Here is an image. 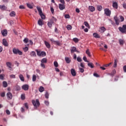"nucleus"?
I'll list each match as a JSON object with an SVG mask.
<instances>
[{
    "label": "nucleus",
    "instance_id": "f257e3e1",
    "mask_svg": "<svg viewBox=\"0 0 126 126\" xmlns=\"http://www.w3.org/2000/svg\"><path fill=\"white\" fill-rule=\"evenodd\" d=\"M32 105L36 109H37V108L40 106V101H39V99H36V100L32 99Z\"/></svg>",
    "mask_w": 126,
    "mask_h": 126
},
{
    "label": "nucleus",
    "instance_id": "f03ea898",
    "mask_svg": "<svg viewBox=\"0 0 126 126\" xmlns=\"http://www.w3.org/2000/svg\"><path fill=\"white\" fill-rule=\"evenodd\" d=\"M36 8L39 12V14L42 19H45L46 18V16H45V15L43 14V11H42V9H41V7L39 6H37Z\"/></svg>",
    "mask_w": 126,
    "mask_h": 126
},
{
    "label": "nucleus",
    "instance_id": "7ed1b4c3",
    "mask_svg": "<svg viewBox=\"0 0 126 126\" xmlns=\"http://www.w3.org/2000/svg\"><path fill=\"white\" fill-rule=\"evenodd\" d=\"M118 29L121 33L126 34V25H123L122 27H119Z\"/></svg>",
    "mask_w": 126,
    "mask_h": 126
},
{
    "label": "nucleus",
    "instance_id": "20e7f679",
    "mask_svg": "<svg viewBox=\"0 0 126 126\" xmlns=\"http://www.w3.org/2000/svg\"><path fill=\"white\" fill-rule=\"evenodd\" d=\"M13 53L15 55H17L18 54V55H19L20 56H22V55H23V53H22V52H21V51L15 48H14L13 49Z\"/></svg>",
    "mask_w": 126,
    "mask_h": 126
},
{
    "label": "nucleus",
    "instance_id": "39448f33",
    "mask_svg": "<svg viewBox=\"0 0 126 126\" xmlns=\"http://www.w3.org/2000/svg\"><path fill=\"white\" fill-rule=\"evenodd\" d=\"M104 13L107 16H110L111 10L109 8L104 9Z\"/></svg>",
    "mask_w": 126,
    "mask_h": 126
},
{
    "label": "nucleus",
    "instance_id": "423d86ee",
    "mask_svg": "<svg viewBox=\"0 0 126 126\" xmlns=\"http://www.w3.org/2000/svg\"><path fill=\"white\" fill-rule=\"evenodd\" d=\"M22 89L25 91H27L29 89V85L27 84L24 85L22 86Z\"/></svg>",
    "mask_w": 126,
    "mask_h": 126
},
{
    "label": "nucleus",
    "instance_id": "0eeeda50",
    "mask_svg": "<svg viewBox=\"0 0 126 126\" xmlns=\"http://www.w3.org/2000/svg\"><path fill=\"white\" fill-rule=\"evenodd\" d=\"M6 96L8 100H11L13 97L12 94L10 92H8L6 94Z\"/></svg>",
    "mask_w": 126,
    "mask_h": 126
},
{
    "label": "nucleus",
    "instance_id": "6e6552de",
    "mask_svg": "<svg viewBox=\"0 0 126 126\" xmlns=\"http://www.w3.org/2000/svg\"><path fill=\"white\" fill-rule=\"evenodd\" d=\"M114 19L115 21V23L116 25H120V19L117 17V16H115L114 17Z\"/></svg>",
    "mask_w": 126,
    "mask_h": 126
},
{
    "label": "nucleus",
    "instance_id": "1a4fd4ad",
    "mask_svg": "<svg viewBox=\"0 0 126 126\" xmlns=\"http://www.w3.org/2000/svg\"><path fill=\"white\" fill-rule=\"evenodd\" d=\"M1 33L4 37L7 36V30H3L1 31Z\"/></svg>",
    "mask_w": 126,
    "mask_h": 126
},
{
    "label": "nucleus",
    "instance_id": "9d476101",
    "mask_svg": "<svg viewBox=\"0 0 126 126\" xmlns=\"http://www.w3.org/2000/svg\"><path fill=\"white\" fill-rule=\"evenodd\" d=\"M71 74H72V76H76V71L74 68L71 69Z\"/></svg>",
    "mask_w": 126,
    "mask_h": 126
},
{
    "label": "nucleus",
    "instance_id": "9b49d317",
    "mask_svg": "<svg viewBox=\"0 0 126 126\" xmlns=\"http://www.w3.org/2000/svg\"><path fill=\"white\" fill-rule=\"evenodd\" d=\"M59 7L60 10H63L65 8V6L64 4H59Z\"/></svg>",
    "mask_w": 126,
    "mask_h": 126
},
{
    "label": "nucleus",
    "instance_id": "f8f14e48",
    "mask_svg": "<svg viewBox=\"0 0 126 126\" xmlns=\"http://www.w3.org/2000/svg\"><path fill=\"white\" fill-rule=\"evenodd\" d=\"M2 44L3 45V46H5V47H7L8 46V43H7L6 39H2Z\"/></svg>",
    "mask_w": 126,
    "mask_h": 126
},
{
    "label": "nucleus",
    "instance_id": "ddd939ff",
    "mask_svg": "<svg viewBox=\"0 0 126 126\" xmlns=\"http://www.w3.org/2000/svg\"><path fill=\"white\" fill-rule=\"evenodd\" d=\"M44 44L47 49H50V48H51V44H50L48 41H44Z\"/></svg>",
    "mask_w": 126,
    "mask_h": 126
},
{
    "label": "nucleus",
    "instance_id": "4468645a",
    "mask_svg": "<svg viewBox=\"0 0 126 126\" xmlns=\"http://www.w3.org/2000/svg\"><path fill=\"white\" fill-rule=\"evenodd\" d=\"M16 15V13L14 11H12L10 13H9V16H11V17H15V16Z\"/></svg>",
    "mask_w": 126,
    "mask_h": 126
},
{
    "label": "nucleus",
    "instance_id": "2eb2a0df",
    "mask_svg": "<svg viewBox=\"0 0 126 126\" xmlns=\"http://www.w3.org/2000/svg\"><path fill=\"white\" fill-rule=\"evenodd\" d=\"M112 6L113 8H115V9H118V2H113Z\"/></svg>",
    "mask_w": 126,
    "mask_h": 126
},
{
    "label": "nucleus",
    "instance_id": "dca6fc26",
    "mask_svg": "<svg viewBox=\"0 0 126 126\" xmlns=\"http://www.w3.org/2000/svg\"><path fill=\"white\" fill-rule=\"evenodd\" d=\"M37 23L38 25H39L40 26H42L44 25V23L43 22V20L42 19L38 20Z\"/></svg>",
    "mask_w": 126,
    "mask_h": 126
},
{
    "label": "nucleus",
    "instance_id": "f3484780",
    "mask_svg": "<svg viewBox=\"0 0 126 126\" xmlns=\"http://www.w3.org/2000/svg\"><path fill=\"white\" fill-rule=\"evenodd\" d=\"M89 9L90 11L93 12V11H95V7L93 6H89Z\"/></svg>",
    "mask_w": 126,
    "mask_h": 126
},
{
    "label": "nucleus",
    "instance_id": "a211bd4d",
    "mask_svg": "<svg viewBox=\"0 0 126 126\" xmlns=\"http://www.w3.org/2000/svg\"><path fill=\"white\" fill-rule=\"evenodd\" d=\"M7 7L4 5H0V9L1 10H6Z\"/></svg>",
    "mask_w": 126,
    "mask_h": 126
},
{
    "label": "nucleus",
    "instance_id": "6ab92c4d",
    "mask_svg": "<svg viewBox=\"0 0 126 126\" xmlns=\"http://www.w3.org/2000/svg\"><path fill=\"white\" fill-rule=\"evenodd\" d=\"M74 52H77V50H76V47H72L71 49V54H73V53H74Z\"/></svg>",
    "mask_w": 126,
    "mask_h": 126
},
{
    "label": "nucleus",
    "instance_id": "aec40b11",
    "mask_svg": "<svg viewBox=\"0 0 126 126\" xmlns=\"http://www.w3.org/2000/svg\"><path fill=\"white\" fill-rule=\"evenodd\" d=\"M100 33H104L106 31V28L104 27H102L101 28H100Z\"/></svg>",
    "mask_w": 126,
    "mask_h": 126
},
{
    "label": "nucleus",
    "instance_id": "412c9836",
    "mask_svg": "<svg viewBox=\"0 0 126 126\" xmlns=\"http://www.w3.org/2000/svg\"><path fill=\"white\" fill-rule=\"evenodd\" d=\"M65 61L67 63H69L71 61L68 57H65Z\"/></svg>",
    "mask_w": 126,
    "mask_h": 126
},
{
    "label": "nucleus",
    "instance_id": "4be33fe9",
    "mask_svg": "<svg viewBox=\"0 0 126 126\" xmlns=\"http://www.w3.org/2000/svg\"><path fill=\"white\" fill-rule=\"evenodd\" d=\"M88 65L89 67H91V68H94V64L92 63H88Z\"/></svg>",
    "mask_w": 126,
    "mask_h": 126
},
{
    "label": "nucleus",
    "instance_id": "5701e85b",
    "mask_svg": "<svg viewBox=\"0 0 126 126\" xmlns=\"http://www.w3.org/2000/svg\"><path fill=\"white\" fill-rule=\"evenodd\" d=\"M31 57H36V52L35 51H32L30 53Z\"/></svg>",
    "mask_w": 126,
    "mask_h": 126
},
{
    "label": "nucleus",
    "instance_id": "b1692460",
    "mask_svg": "<svg viewBox=\"0 0 126 126\" xmlns=\"http://www.w3.org/2000/svg\"><path fill=\"white\" fill-rule=\"evenodd\" d=\"M19 77L21 81H24V77H23V75L22 74H20L19 75Z\"/></svg>",
    "mask_w": 126,
    "mask_h": 126
},
{
    "label": "nucleus",
    "instance_id": "393cba45",
    "mask_svg": "<svg viewBox=\"0 0 126 126\" xmlns=\"http://www.w3.org/2000/svg\"><path fill=\"white\" fill-rule=\"evenodd\" d=\"M86 54H87L88 56V57H91V53H90V51H89V49H87L86 51Z\"/></svg>",
    "mask_w": 126,
    "mask_h": 126
},
{
    "label": "nucleus",
    "instance_id": "a878e982",
    "mask_svg": "<svg viewBox=\"0 0 126 126\" xmlns=\"http://www.w3.org/2000/svg\"><path fill=\"white\" fill-rule=\"evenodd\" d=\"M2 84L3 87H4V88H6V87H7V82H6V81H3Z\"/></svg>",
    "mask_w": 126,
    "mask_h": 126
},
{
    "label": "nucleus",
    "instance_id": "bb28decb",
    "mask_svg": "<svg viewBox=\"0 0 126 126\" xmlns=\"http://www.w3.org/2000/svg\"><path fill=\"white\" fill-rule=\"evenodd\" d=\"M93 36L94 37V38H100L99 34L96 32L93 33Z\"/></svg>",
    "mask_w": 126,
    "mask_h": 126
},
{
    "label": "nucleus",
    "instance_id": "cd10ccee",
    "mask_svg": "<svg viewBox=\"0 0 126 126\" xmlns=\"http://www.w3.org/2000/svg\"><path fill=\"white\" fill-rule=\"evenodd\" d=\"M6 64L7 66L9 68H11V63H10V62H7L6 63Z\"/></svg>",
    "mask_w": 126,
    "mask_h": 126
},
{
    "label": "nucleus",
    "instance_id": "c85d7f7f",
    "mask_svg": "<svg viewBox=\"0 0 126 126\" xmlns=\"http://www.w3.org/2000/svg\"><path fill=\"white\" fill-rule=\"evenodd\" d=\"M38 90H39V92L42 93V92H43V91L45 90V89L44 88V87L41 86L39 88Z\"/></svg>",
    "mask_w": 126,
    "mask_h": 126
},
{
    "label": "nucleus",
    "instance_id": "c756f323",
    "mask_svg": "<svg viewBox=\"0 0 126 126\" xmlns=\"http://www.w3.org/2000/svg\"><path fill=\"white\" fill-rule=\"evenodd\" d=\"M39 57H46V52L42 51Z\"/></svg>",
    "mask_w": 126,
    "mask_h": 126
},
{
    "label": "nucleus",
    "instance_id": "7c9ffc66",
    "mask_svg": "<svg viewBox=\"0 0 126 126\" xmlns=\"http://www.w3.org/2000/svg\"><path fill=\"white\" fill-rule=\"evenodd\" d=\"M73 41L75 43H78V42H79V39H78V38L75 37V38H73Z\"/></svg>",
    "mask_w": 126,
    "mask_h": 126
},
{
    "label": "nucleus",
    "instance_id": "2f4dec72",
    "mask_svg": "<svg viewBox=\"0 0 126 126\" xmlns=\"http://www.w3.org/2000/svg\"><path fill=\"white\" fill-rule=\"evenodd\" d=\"M41 62L42 63H47V59L43 58L42 60H41Z\"/></svg>",
    "mask_w": 126,
    "mask_h": 126
},
{
    "label": "nucleus",
    "instance_id": "473e14b6",
    "mask_svg": "<svg viewBox=\"0 0 126 126\" xmlns=\"http://www.w3.org/2000/svg\"><path fill=\"white\" fill-rule=\"evenodd\" d=\"M116 70H113L111 74H109V75H111L112 76H114L115 74H116Z\"/></svg>",
    "mask_w": 126,
    "mask_h": 126
},
{
    "label": "nucleus",
    "instance_id": "72a5a7b5",
    "mask_svg": "<svg viewBox=\"0 0 126 126\" xmlns=\"http://www.w3.org/2000/svg\"><path fill=\"white\" fill-rule=\"evenodd\" d=\"M16 90L17 91H20V90H21V88H20V86L17 85L16 86Z\"/></svg>",
    "mask_w": 126,
    "mask_h": 126
},
{
    "label": "nucleus",
    "instance_id": "f704fd0d",
    "mask_svg": "<svg viewBox=\"0 0 126 126\" xmlns=\"http://www.w3.org/2000/svg\"><path fill=\"white\" fill-rule=\"evenodd\" d=\"M27 5L28 7H29V8H30L31 9H32V8H33V6L30 3H27Z\"/></svg>",
    "mask_w": 126,
    "mask_h": 126
},
{
    "label": "nucleus",
    "instance_id": "c9c22d12",
    "mask_svg": "<svg viewBox=\"0 0 126 126\" xmlns=\"http://www.w3.org/2000/svg\"><path fill=\"white\" fill-rule=\"evenodd\" d=\"M97 10H98V11H101V10H102V6L101 5H97Z\"/></svg>",
    "mask_w": 126,
    "mask_h": 126
},
{
    "label": "nucleus",
    "instance_id": "e433bc0d",
    "mask_svg": "<svg viewBox=\"0 0 126 126\" xmlns=\"http://www.w3.org/2000/svg\"><path fill=\"white\" fill-rule=\"evenodd\" d=\"M23 42L25 43V44H27V43L28 42H29V39L27 38H25L24 40H23Z\"/></svg>",
    "mask_w": 126,
    "mask_h": 126
},
{
    "label": "nucleus",
    "instance_id": "4c0bfd02",
    "mask_svg": "<svg viewBox=\"0 0 126 126\" xmlns=\"http://www.w3.org/2000/svg\"><path fill=\"white\" fill-rule=\"evenodd\" d=\"M0 79H1V80L4 79V74H0Z\"/></svg>",
    "mask_w": 126,
    "mask_h": 126
},
{
    "label": "nucleus",
    "instance_id": "58836bf2",
    "mask_svg": "<svg viewBox=\"0 0 126 126\" xmlns=\"http://www.w3.org/2000/svg\"><path fill=\"white\" fill-rule=\"evenodd\" d=\"M84 24L86 27L89 28V24L87 22H84Z\"/></svg>",
    "mask_w": 126,
    "mask_h": 126
},
{
    "label": "nucleus",
    "instance_id": "ea45409f",
    "mask_svg": "<svg viewBox=\"0 0 126 126\" xmlns=\"http://www.w3.org/2000/svg\"><path fill=\"white\" fill-rule=\"evenodd\" d=\"M35 51H36V53H37V56H38V57H40V55H41V52L40 51H38V50H37V49H36Z\"/></svg>",
    "mask_w": 126,
    "mask_h": 126
},
{
    "label": "nucleus",
    "instance_id": "a19ab883",
    "mask_svg": "<svg viewBox=\"0 0 126 126\" xmlns=\"http://www.w3.org/2000/svg\"><path fill=\"white\" fill-rule=\"evenodd\" d=\"M36 75L33 74L32 75V81H36Z\"/></svg>",
    "mask_w": 126,
    "mask_h": 126
},
{
    "label": "nucleus",
    "instance_id": "79ce46f5",
    "mask_svg": "<svg viewBox=\"0 0 126 126\" xmlns=\"http://www.w3.org/2000/svg\"><path fill=\"white\" fill-rule=\"evenodd\" d=\"M54 65L55 67H58V66H59V63H58L57 62L55 61L54 62Z\"/></svg>",
    "mask_w": 126,
    "mask_h": 126
},
{
    "label": "nucleus",
    "instance_id": "37998d69",
    "mask_svg": "<svg viewBox=\"0 0 126 126\" xmlns=\"http://www.w3.org/2000/svg\"><path fill=\"white\" fill-rule=\"evenodd\" d=\"M83 60L84 62H86V63H89V61H87V58L85 56L83 57Z\"/></svg>",
    "mask_w": 126,
    "mask_h": 126
},
{
    "label": "nucleus",
    "instance_id": "c03bdc74",
    "mask_svg": "<svg viewBox=\"0 0 126 126\" xmlns=\"http://www.w3.org/2000/svg\"><path fill=\"white\" fill-rule=\"evenodd\" d=\"M119 43L121 45H124L125 41L123 39H119Z\"/></svg>",
    "mask_w": 126,
    "mask_h": 126
},
{
    "label": "nucleus",
    "instance_id": "a18cd8bd",
    "mask_svg": "<svg viewBox=\"0 0 126 126\" xmlns=\"http://www.w3.org/2000/svg\"><path fill=\"white\" fill-rule=\"evenodd\" d=\"M21 98L22 100H25V94H21Z\"/></svg>",
    "mask_w": 126,
    "mask_h": 126
},
{
    "label": "nucleus",
    "instance_id": "49530a36",
    "mask_svg": "<svg viewBox=\"0 0 126 126\" xmlns=\"http://www.w3.org/2000/svg\"><path fill=\"white\" fill-rule=\"evenodd\" d=\"M120 21L121 22H123L124 20H125V18L123 16H120Z\"/></svg>",
    "mask_w": 126,
    "mask_h": 126
},
{
    "label": "nucleus",
    "instance_id": "de8ad7c7",
    "mask_svg": "<svg viewBox=\"0 0 126 126\" xmlns=\"http://www.w3.org/2000/svg\"><path fill=\"white\" fill-rule=\"evenodd\" d=\"M66 28L68 30H71V29H72V27L70 25H68L67 26Z\"/></svg>",
    "mask_w": 126,
    "mask_h": 126
},
{
    "label": "nucleus",
    "instance_id": "09e8293b",
    "mask_svg": "<svg viewBox=\"0 0 126 126\" xmlns=\"http://www.w3.org/2000/svg\"><path fill=\"white\" fill-rule=\"evenodd\" d=\"M47 25L48 27H49V28H52V23H51L50 22H48L47 23Z\"/></svg>",
    "mask_w": 126,
    "mask_h": 126
},
{
    "label": "nucleus",
    "instance_id": "8fccbe9b",
    "mask_svg": "<svg viewBox=\"0 0 126 126\" xmlns=\"http://www.w3.org/2000/svg\"><path fill=\"white\" fill-rule=\"evenodd\" d=\"M77 61L79 62V63L82 62V60L81 59V58H80V57H77Z\"/></svg>",
    "mask_w": 126,
    "mask_h": 126
},
{
    "label": "nucleus",
    "instance_id": "3c124183",
    "mask_svg": "<svg viewBox=\"0 0 126 126\" xmlns=\"http://www.w3.org/2000/svg\"><path fill=\"white\" fill-rule=\"evenodd\" d=\"M79 71H80V72H81L82 73H83V72H84V69L79 67Z\"/></svg>",
    "mask_w": 126,
    "mask_h": 126
},
{
    "label": "nucleus",
    "instance_id": "603ef678",
    "mask_svg": "<svg viewBox=\"0 0 126 126\" xmlns=\"http://www.w3.org/2000/svg\"><path fill=\"white\" fill-rule=\"evenodd\" d=\"M117 59H115L114 60V67H117Z\"/></svg>",
    "mask_w": 126,
    "mask_h": 126
},
{
    "label": "nucleus",
    "instance_id": "864d4df0",
    "mask_svg": "<svg viewBox=\"0 0 126 126\" xmlns=\"http://www.w3.org/2000/svg\"><path fill=\"white\" fill-rule=\"evenodd\" d=\"M112 64V63H110L108 64H106L103 65V66H105V67H108V66H110Z\"/></svg>",
    "mask_w": 126,
    "mask_h": 126
},
{
    "label": "nucleus",
    "instance_id": "5fc2aeb1",
    "mask_svg": "<svg viewBox=\"0 0 126 126\" xmlns=\"http://www.w3.org/2000/svg\"><path fill=\"white\" fill-rule=\"evenodd\" d=\"M24 106H25V108H26L27 109H29V106H28V103H25L24 104Z\"/></svg>",
    "mask_w": 126,
    "mask_h": 126
},
{
    "label": "nucleus",
    "instance_id": "6e6d98bb",
    "mask_svg": "<svg viewBox=\"0 0 126 126\" xmlns=\"http://www.w3.org/2000/svg\"><path fill=\"white\" fill-rule=\"evenodd\" d=\"M64 17H65V18H66V19H69V18H70V16H69V14H65V15H64Z\"/></svg>",
    "mask_w": 126,
    "mask_h": 126
},
{
    "label": "nucleus",
    "instance_id": "4d7b16f0",
    "mask_svg": "<svg viewBox=\"0 0 126 126\" xmlns=\"http://www.w3.org/2000/svg\"><path fill=\"white\" fill-rule=\"evenodd\" d=\"M5 96V93L3 92L0 93V96L1 97H4Z\"/></svg>",
    "mask_w": 126,
    "mask_h": 126
},
{
    "label": "nucleus",
    "instance_id": "13d9d810",
    "mask_svg": "<svg viewBox=\"0 0 126 126\" xmlns=\"http://www.w3.org/2000/svg\"><path fill=\"white\" fill-rule=\"evenodd\" d=\"M40 65L41 66V67H43V68H45L46 66L45 65V64H44V63H41Z\"/></svg>",
    "mask_w": 126,
    "mask_h": 126
},
{
    "label": "nucleus",
    "instance_id": "bf43d9fd",
    "mask_svg": "<svg viewBox=\"0 0 126 126\" xmlns=\"http://www.w3.org/2000/svg\"><path fill=\"white\" fill-rule=\"evenodd\" d=\"M54 44H56V45H58V46H60V45H61V43H60V41H55V42Z\"/></svg>",
    "mask_w": 126,
    "mask_h": 126
},
{
    "label": "nucleus",
    "instance_id": "052dcab7",
    "mask_svg": "<svg viewBox=\"0 0 126 126\" xmlns=\"http://www.w3.org/2000/svg\"><path fill=\"white\" fill-rule=\"evenodd\" d=\"M44 103L46 106H49L50 105V102L48 101H45Z\"/></svg>",
    "mask_w": 126,
    "mask_h": 126
},
{
    "label": "nucleus",
    "instance_id": "680f3d73",
    "mask_svg": "<svg viewBox=\"0 0 126 126\" xmlns=\"http://www.w3.org/2000/svg\"><path fill=\"white\" fill-rule=\"evenodd\" d=\"M45 97H46L47 99L49 98V93L48 92H46L45 94Z\"/></svg>",
    "mask_w": 126,
    "mask_h": 126
},
{
    "label": "nucleus",
    "instance_id": "e2e57ef3",
    "mask_svg": "<svg viewBox=\"0 0 126 126\" xmlns=\"http://www.w3.org/2000/svg\"><path fill=\"white\" fill-rule=\"evenodd\" d=\"M24 52H27V51H28L29 49L27 47H25V48H23Z\"/></svg>",
    "mask_w": 126,
    "mask_h": 126
},
{
    "label": "nucleus",
    "instance_id": "0e129e2a",
    "mask_svg": "<svg viewBox=\"0 0 126 126\" xmlns=\"http://www.w3.org/2000/svg\"><path fill=\"white\" fill-rule=\"evenodd\" d=\"M50 40L52 43H53V44H55V43L56 42V41L53 38H51Z\"/></svg>",
    "mask_w": 126,
    "mask_h": 126
},
{
    "label": "nucleus",
    "instance_id": "69168bd1",
    "mask_svg": "<svg viewBox=\"0 0 126 126\" xmlns=\"http://www.w3.org/2000/svg\"><path fill=\"white\" fill-rule=\"evenodd\" d=\"M9 76L10 78H15V75L12 74L10 75Z\"/></svg>",
    "mask_w": 126,
    "mask_h": 126
},
{
    "label": "nucleus",
    "instance_id": "338daca9",
    "mask_svg": "<svg viewBox=\"0 0 126 126\" xmlns=\"http://www.w3.org/2000/svg\"><path fill=\"white\" fill-rule=\"evenodd\" d=\"M6 113L7 115H10V111H9V110L7 109L6 110Z\"/></svg>",
    "mask_w": 126,
    "mask_h": 126
},
{
    "label": "nucleus",
    "instance_id": "774afa93",
    "mask_svg": "<svg viewBox=\"0 0 126 126\" xmlns=\"http://www.w3.org/2000/svg\"><path fill=\"white\" fill-rule=\"evenodd\" d=\"M123 70H124V72H126V65H125L123 66Z\"/></svg>",
    "mask_w": 126,
    "mask_h": 126
}]
</instances>
